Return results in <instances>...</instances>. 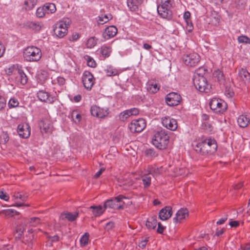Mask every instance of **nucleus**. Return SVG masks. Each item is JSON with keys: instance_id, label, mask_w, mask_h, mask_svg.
Returning a JSON list of instances; mask_svg holds the SVG:
<instances>
[{"instance_id": "nucleus-35", "label": "nucleus", "mask_w": 250, "mask_h": 250, "mask_svg": "<svg viewBox=\"0 0 250 250\" xmlns=\"http://www.w3.org/2000/svg\"><path fill=\"white\" fill-rule=\"evenodd\" d=\"M18 74L20 76L21 83L23 85L26 84L27 82L28 78L23 70L19 69Z\"/></svg>"}, {"instance_id": "nucleus-27", "label": "nucleus", "mask_w": 250, "mask_h": 250, "mask_svg": "<svg viewBox=\"0 0 250 250\" xmlns=\"http://www.w3.org/2000/svg\"><path fill=\"white\" fill-rule=\"evenodd\" d=\"M43 7L47 14L54 13L56 11V6L53 3H46L44 4Z\"/></svg>"}, {"instance_id": "nucleus-34", "label": "nucleus", "mask_w": 250, "mask_h": 250, "mask_svg": "<svg viewBox=\"0 0 250 250\" xmlns=\"http://www.w3.org/2000/svg\"><path fill=\"white\" fill-rule=\"evenodd\" d=\"M40 219L38 217H32L29 219L26 220L25 223L26 225L29 224L30 226L35 227L37 224L40 223Z\"/></svg>"}, {"instance_id": "nucleus-45", "label": "nucleus", "mask_w": 250, "mask_h": 250, "mask_svg": "<svg viewBox=\"0 0 250 250\" xmlns=\"http://www.w3.org/2000/svg\"><path fill=\"white\" fill-rule=\"evenodd\" d=\"M239 43H247L250 44V39L246 36H241L238 38Z\"/></svg>"}, {"instance_id": "nucleus-38", "label": "nucleus", "mask_w": 250, "mask_h": 250, "mask_svg": "<svg viewBox=\"0 0 250 250\" xmlns=\"http://www.w3.org/2000/svg\"><path fill=\"white\" fill-rule=\"evenodd\" d=\"M89 234L85 232L80 239L81 245L82 246H85L88 244Z\"/></svg>"}, {"instance_id": "nucleus-15", "label": "nucleus", "mask_w": 250, "mask_h": 250, "mask_svg": "<svg viewBox=\"0 0 250 250\" xmlns=\"http://www.w3.org/2000/svg\"><path fill=\"white\" fill-rule=\"evenodd\" d=\"M117 28L113 25L109 26L105 28L103 33V37L106 40L114 37L117 33Z\"/></svg>"}, {"instance_id": "nucleus-19", "label": "nucleus", "mask_w": 250, "mask_h": 250, "mask_svg": "<svg viewBox=\"0 0 250 250\" xmlns=\"http://www.w3.org/2000/svg\"><path fill=\"white\" fill-rule=\"evenodd\" d=\"M250 115H241L239 116L237 119L238 125L241 127H247L250 123Z\"/></svg>"}, {"instance_id": "nucleus-30", "label": "nucleus", "mask_w": 250, "mask_h": 250, "mask_svg": "<svg viewBox=\"0 0 250 250\" xmlns=\"http://www.w3.org/2000/svg\"><path fill=\"white\" fill-rule=\"evenodd\" d=\"M54 34L59 38H61L63 37L67 31L66 28L60 29L59 27H54Z\"/></svg>"}, {"instance_id": "nucleus-47", "label": "nucleus", "mask_w": 250, "mask_h": 250, "mask_svg": "<svg viewBox=\"0 0 250 250\" xmlns=\"http://www.w3.org/2000/svg\"><path fill=\"white\" fill-rule=\"evenodd\" d=\"M187 23L186 28L188 32H191L193 29V26L190 20L185 21Z\"/></svg>"}, {"instance_id": "nucleus-23", "label": "nucleus", "mask_w": 250, "mask_h": 250, "mask_svg": "<svg viewBox=\"0 0 250 250\" xmlns=\"http://www.w3.org/2000/svg\"><path fill=\"white\" fill-rule=\"evenodd\" d=\"M104 209L106 208H118V209H122L123 208V205H120L119 206H118V205H116L115 201L114 200V199H110L107 200L104 202Z\"/></svg>"}, {"instance_id": "nucleus-26", "label": "nucleus", "mask_w": 250, "mask_h": 250, "mask_svg": "<svg viewBox=\"0 0 250 250\" xmlns=\"http://www.w3.org/2000/svg\"><path fill=\"white\" fill-rule=\"evenodd\" d=\"M152 170H149L148 174H145L142 176V181L145 188H146L150 186L151 184V178L149 174H152Z\"/></svg>"}, {"instance_id": "nucleus-59", "label": "nucleus", "mask_w": 250, "mask_h": 250, "mask_svg": "<svg viewBox=\"0 0 250 250\" xmlns=\"http://www.w3.org/2000/svg\"><path fill=\"white\" fill-rule=\"evenodd\" d=\"M229 225L231 227L236 228L239 225V222L237 221H233L232 219H230Z\"/></svg>"}, {"instance_id": "nucleus-12", "label": "nucleus", "mask_w": 250, "mask_h": 250, "mask_svg": "<svg viewBox=\"0 0 250 250\" xmlns=\"http://www.w3.org/2000/svg\"><path fill=\"white\" fill-rule=\"evenodd\" d=\"M39 127L42 133L43 131L45 133H51L52 131V124L50 121L46 119L42 120L39 123Z\"/></svg>"}, {"instance_id": "nucleus-40", "label": "nucleus", "mask_w": 250, "mask_h": 250, "mask_svg": "<svg viewBox=\"0 0 250 250\" xmlns=\"http://www.w3.org/2000/svg\"><path fill=\"white\" fill-rule=\"evenodd\" d=\"M98 118H103L107 116L109 113L108 109H104L99 107Z\"/></svg>"}, {"instance_id": "nucleus-51", "label": "nucleus", "mask_w": 250, "mask_h": 250, "mask_svg": "<svg viewBox=\"0 0 250 250\" xmlns=\"http://www.w3.org/2000/svg\"><path fill=\"white\" fill-rule=\"evenodd\" d=\"M0 198L4 201H8L9 196L6 193H4L3 191L0 190Z\"/></svg>"}, {"instance_id": "nucleus-20", "label": "nucleus", "mask_w": 250, "mask_h": 250, "mask_svg": "<svg viewBox=\"0 0 250 250\" xmlns=\"http://www.w3.org/2000/svg\"><path fill=\"white\" fill-rule=\"evenodd\" d=\"M37 97L39 100L42 102H45L49 103H52L53 102L52 98L50 99L49 94L43 91L40 90L37 93Z\"/></svg>"}, {"instance_id": "nucleus-22", "label": "nucleus", "mask_w": 250, "mask_h": 250, "mask_svg": "<svg viewBox=\"0 0 250 250\" xmlns=\"http://www.w3.org/2000/svg\"><path fill=\"white\" fill-rule=\"evenodd\" d=\"M157 224V216L156 215L148 217L146 223V226L148 229H155Z\"/></svg>"}, {"instance_id": "nucleus-14", "label": "nucleus", "mask_w": 250, "mask_h": 250, "mask_svg": "<svg viewBox=\"0 0 250 250\" xmlns=\"http://www.w3.org/2000/svg\"><path fill=\"white\" fill-rule=\"evenodd\" d=\"M18 132L21 137L27 138L30 134V127L28 124L19 125L18 126Z\"/></svg>"}, {"instance_id": "nucleus-24", "label": "nucleus", "mask_w": 250, "mask_h": 250, "mask_svg": "<svg viewBox=\"0 0 250 250\" xmlns=\"http://www.w3.org/2000/svg\"><path fill=\"white\" fill-rule=\"evenodd\" d=\"M239 75L245 83L250 82V74L246 69L241 68L239 71Z\"/></svg>"}, {"instance_id": "nucleus-62", "label": "nucleus", "mask_w": 250, "mask_h": 250, "mask_svg": "<svg viewBox=\"0 0 250 250\" xmlns=\"http://www.w3.org/2000/svg\"><path fill=\"white\" fill-rule=\"evenodd\" d=\"M130 111L131 115H137L139 114V110L136 108H133L129 109Z\"/></svg>"}, {"instance_id": "nucleus-10", "label": "nucleus", "mask_w": 250, "mask_h": 250, "mask_svg": "<svg viewBox=\"0 0 250 250\" xmlns=\"http://www.w3.org/2000/svg\"><path fill=\"white\" fill-rule=\"evenodd\" d=\"M94 78L92 74L88 71H85L83 76V83L85 88L90 90L94 83Z\"/></svg>"}, {"instance_id": "nucleus-64", "label": "nucleus", "mask_w": 250, "mask_h": 250, "mask_svg": "<svg viewBox=\"0 0 250 250\" xmlns=\"http://www.w3.org/2000/svg\"><path fill=\"white\" fill-rule=\"evenodd\" d=\"M241 249L242 250H250V244L247 243L244 245H241Z\"/></svg>"}, {"instance_id": "nucleus-54", "label": "nucleus", "mask_w": 250, "mask_h": 250, "mask_svg": "<svg viewBox=\"0 0 250 250\" xmlns=\"http://www.w3.org/2000/svg\"><path fill=\"white\" fill-rule=\"evenodd\" d=\"M148 238H146L145 239L142 240L139 244V247L141 249H144L145 248L147 242H148Z\"/></svg>"}, {"instance_id": "nucleus-53", "label": "nucleus", "mask_w": 250, "mask_h": 250, "mask_svg": "<svg viewBox=\"0 0 250 250\" xmlns=\"http://www.w3.org/2000/svg\"><path fill=\"white\" fill-rule=\"evenodd\" d=\"M29 0H26L24 2V5H25V6L23 7V8L26 11L30 10L33 8L32 6L29 4Z\"/></svg>"}, {"instance_id": "nucleus-2", "label": "nucleus", "mask_w": 250, "mask_h": 250, "mask_svg": "<svg viewBox=\"0 0 250 250\" xmlns=\"http://www.w3.org/2000/svg\"><path fill=\"white\" fill-rule=\"evenodd\" d=\"M23 58L27 62H33L39 61L42 56L41 50L36 46H28L24 49Z\"/></svg>"}, {"instance_id": "nucleus-17", "label": "nucleus", "mask_w": 250, "mask_h": 250, "mask_svg": "<svg viewBox=\"0 0 250 250\" xmlns=\"http://www.w3.org/2000/svg\"><path fill=\"white\" fill-rule=\"evenodd\" d=\"M118 186L122 187L124 189L126 190L132 185L133 181L128 177H122L118 180Z\"/></svg>"}, {"instance_id": "nucleus-31", "label": "nucleus", "mask_w": 250, "mask_h": 250, "mask_svg": "<svg viewBox=\"0 0 250 250\" xmlns=\"http://www.w3.org/2000/svg\"><path fill=\"white\" fill-rule=\"evenodd\" d=\"M100 52L104 58H106L110 56L111 48L106 46H103L100 48Z\"/></svg>"}, {"instance_id": "nucleus-21", "label": "nucleus", "mask_w": 250, "mask_h": 250, "mask_svg": "<svg viewBox=\"0 0 250 250\" xmlns=\"http://www.w3.org/2000/svg\"><path fill=\"white\" fill-rule=\"evenodd\" d=\"M142 2L143 0H127V4L130 10L135 11L138 9Z\"/></svg>"}, {"instance_id": "nucleus-44", "label": "nucleus", "mask_w": 250, "mask_h": 250, "mask_svg": "<svg viewBox=\"0 0 250 250\" xmlns=\"http://www.w3.org/2000/svg\"><path fill=\"white\" fill-rule=\"evenodd\" d=\"M99 107L96 105H93L91 107L90 112L92 116L98 117Z\"/></svg>"}, {"instance_id": "nucleus-7", "label": "nucleus", "mask_w": 250, "mask_h": 250, "mask_svg": "<svg viewBox=\"0 0 250 250\" xmlns=\"http://www.w3.org/2000/svg\"><path fill=\"white\" fill-rule=\"evenodd\" d=\"M146 126V123L144 119L141 118L133 121L129 125V128L132 132H141Z\"/></svg>"}, {"instance_id": "nucleus-39", "label": "nucleus", "mask_w": 250, "mask_h": 250, "mask_svg": "<svg viewBox=\"0 0 250 250\" xmlns=\"http://www.w3.org/2000/svg\"><path fill=\"white\" fill-rule=\"evenodd\" d=\"M97 40L95 37L90 38L87 41V47L90 48L93 47L97 43Z\"/></svg>"}, {"instance_id": "nucleus-58", "label": "nucleus", "mask_w": 250, "mask_h": 250, "mask_svg": "<svg viewBox=\"0 0 250 250\" xmlns=\"http://www.w3.org/2000/svg\"><path fill=\"white\" fill-rule=\"evenodd\" d=\"M57 83L60 85H63L65 83V80L62 77L57 78Z\"/></svg>"}, {"instance_id": "nucleus-46", "label": "nucleus", "mask_w": 250, "mask_h": 250, "mask_svg": "<svg viewBox=\"0 0 250 250\" xmlns=\"http://www.w3.org/2000/svg\"><path fill=\"white\" fill-rule=\"evenodd\" d=\"M18 104L19 102L14 98L11 99L8 102V106L10 108L17 107Z\"/></svg>"}, {"instance_id": "nucleus-32", "label": "nucleus", "mask_w": 250, "mask_h": 250, "mask_svg": "<svg viewBox=\"0 0 250 250\" xmlns=\"http://www.w3.org/2000/svg\"><path fill=\"white\" fill-rule=\"evenodd\" d=\"M213 76L214 78L217 79V81L220 83H222L225 81L224 74L222 71L220 70H216L213 73Z\"/></svg>"}, {"instance_id": "nucleus-37", "label": "nucleus", "mask_w": 250, "mask_h": 250, "mask_svg": "<svg viewBox=\"0 0 250 250\" xmlns=\"http://www.w3.org/2000/svg\"><path fill=\"white\" fill-rule=\"evenodd\" d=\"M130 116L131 115L129 110H126L120 114L119 118L122 121H124Z\"/></svg>"}, {"instance_id": "nucleus-4", "label": "nucleus", "mask_w": 250, "mask_h": 250, "mask_svg": "<svg viewBox=\"0 0 250 250\" xmlns=\"http://www.w3.org/2000/svg\"><path fill=\"white\" fill-rule=\"evenodd\" d=\"M195 88L200 92L208 93L210 90V86L208 83L207 79L199 74H196L193 79Z\"/></svg>"}, {"instance_id": "nucleus-3", "label": "nucleus", "mask_w": 250, "mask_h": 250, "mask_svg": "<svg viewBox=\"0 0 250 250\" xmlns=\"http://www.w3.org/2000/svg\"><path fill=\"white\" fill-rule=\"evenodd\" d=\"M169 142V136L164 130L157 132L152 139L153 145L159 149H163L167 147Z\"/></svg>"}, {"instance_id": "nucleus-18", "label": "nucleus", "mask_w": 250, "mask_h": 250, "mask_svg": "<svg viewBox=\"0 0 250 250\" xmlns=\"http://www.w3.org/2000/svg\"><path fill=\"white\" fill-rule=\"evenodd\" d=\"M78 215L79 213L78 212H75L74 213L63 212L61 213L60 218L62 220L66 219L70 222H73L77 219Z\"/></svg>"}, {"instance_id": "nucleus-5", "label": "nucleus", "mask_w": 250, "mask_h": 250, "mask_svg": "<svg viewBox=\"0 0 250 250\" xmlns=\"http://www.w3.org/2000/svg\"><path fill=\"white\" fill-rule=\"evenodd\" d=\"M171 5L170 0H165L162 4L157 7V12L163 18L170 20L172 18V13L170 10Z\"/></svg>"}, {"instance_id": "nucleus-50", "label": "nucleus", "mask_w": 250, "mask_h": 250, "mask_svg": "<svg viewBox=\"0 0 250 250\" xmlns=\"http://www.w3.org/2000/svg\"><path fill=\"white\" fill-rule=\"evenodd\" d=\"M124 199H126V197L123 195H119V196L116 197L114 200L115 201V203H121L123 202L124 204V203L123 202V200Z\"/></svg>"}, {"instance_id": "nucleus-9", "label": "nucleus", "mask_w": 250, "mask_h": 250, "mask_svg": "<svg viewBox=\"0 0 250 250\" xmlns=\"http://www.w3.org/2000/svg\"><path fill=\"white\" fill-rule=\"evenodd\" d=\"M181 100V96L175 92H171L168 94L165 98L167 104L171 106L178 105L180 102Z\"/></svg>"}, {"instance_id": "nucleus-29", "label": "nucleus", "mask_w": 250, "mask_h": 250, "mask_svg": "<svg viewBox=\"0 0 250 250\" xmlns=\"http://www.w3.org/2000/svg\"><path fill=\"white\" fill-rule=\"evenodd\" d=\"M27 26L36 31H39L42 28V25L39 22L31 21L27 23Z\"/></svg>"}, {"instance_id": "nucleus-36", "label": "nucleus", "mask_w": 250, "mask_h": 250, "mask_svg": "<svg viewBox=\"0 0 250 250\" xmlns=\"http://www.w3.org/2000/svg\"><path fill=\"white\" fill-rule=\"evenodd\" d=\"M112 16L111 14L105 15L104 17L102 15L99 16V21H100V24H103L107 22L109 20L112 19Z\"/></svg>"}, {"instance_id": "nucleus-61", "label": "nucleus", "mask_w": 250, "mask_h": 250, "mask_svg": "<svg viewBox=\"0 0 250 250\" xmlns=\"http://www.w3.org/2000/svg\"><path fill=\"white\" fill-rule=\"evenodd\" d=\"M80 36L78 33H75L72 35V36L70 37L69 40L70 41H75L78 40L80 38Z\"/></svg>"}, {"instance_id": "nucleus-48", "label": "nucleus", "mask_w": 250, "mask_h": 250, "mask_svg": "<svg viewBox=\"0 0 250 250\" xmlns=\"http://www.w3.org/2000/svg\"><path fill=\"white\" fill-rule=\"evenodd\" d=\"M225 95L228 97H231L234 95V92L230 88L226 87Z\"/></svg>"}, {"instance_id": "nucleus-13", "label": "nucleus", "mask_w": 250, "mask_h": 250, "mask_svg": "<svg viewBox=\"0 0 250 250\" xmlns=\"http://www.w3.org/2000/svg\"><path fill=\"white\" fill-rule=\"evenodd\" d=\"M172 214V210L171 207L166 206L159 211V217L161 220L165 221L170 218Z\"/></svg>"}, {"instance_id": "nucleus-28", "label": "nucleus", "mask_w": 250, "mask_h": 250, "mask_svg": "<svg viewBox=\"0 0 250 250\" xmlns=\"http://www.w3.org/2000/svg\"><path fill=\"white\" fill-rule=\"evenodd\" d=\"M107 76H113L118 74V71L113 66L109 65L107 66L104 69Z\"/></svg>"}, {"instance_id": "nucleus-33", "label": "nucleus", "mask_w": 250, "mask_h": 250, "mask_svg": "<svg viewBox=\"0 0 250 250\" xmlns=\"http://www.w3.org/2000/svg\"><path fill=\"white\" fill-rule=\"evenodd\" d=\"M145 155L149 158H153L158 156V153L153 148L146 149L145 151Z\"/></svg>"}, {"instance_id": "nucleus-16", "label": "nucleus", "mask_w": 250, "mask_h": 250, "mask_svg": "<svg viewBox=\"0 0 250 250\" xmlns=\"http://www.w3.org/2000/svg\"><path fill=\"white\" fill-rule=\"evenodd\" d=\"M188 216V211L187 208L180 209L176 214V216L173 218L175 223L179 222L181 219H186Z\"/></svg>"}, {"instance_id": "nucleus-55", "label": "nucleus", "mask_w": 250, "mask_h": 250, "mask_svg": "<svg viewBox=\"0 0 250 250\" xmlns=\"http://www.w3.org/2000/svg\"><path fill=\"white\" fill-rule=\"evenodd\" d=\"M15 214H18V212L14 209H8L5 211V214L7 216H13Z\"/></svg>"}, {"instance_id": "nucleus-57", "label": "nucleus", "mask_w": 250, "mask_h": 250, "mask_svg": "<svg viewBox=\"0 0 250 250\" xmlns=\"http://www.w3.org/2000/svg\"><path fill=\"white\" fill-rule=\"evenodd\" d=\"M165 227L162 226L161 223L160 222L158 223V228L157 231L158 233L162 234L163 233Z\"/></svg>"}, {"instance_id": "nucleus-1", "label": "nucleus", "mask_w": 250, "mask_h": 250, "mask_svg": "<svg viewBox=\"0 0 250 250\" xmlns=\"http://www.w3.org/2000/svg\"><path fill=\"white\" fill-rule=\"evenodd\" d=\"M194 149L202 155L212 154L217 149L216 141L211 138L206 139L200 142H195L192 145Z\"/></svg>"}, {"instance_id": "nucleus-6", "label": "nucleus", "mask_w": 250, "mask_h": 250, "mask_svg": "<svg viewBox=\"0 0 250 250\" xmlns=\"http://www.w3.org/2000/svg\"><path fill=\"white\" fill-rule=\"evenodd\" d=\"M209 106L210 109L216 113H223L228 108L227 104L224 101L217 98H213L211 100Z\"/></svg>"}, {"instance_id": "nucleus-49", "label": "nucleus", "mask_w": 250, "mask_h": 250, "mask_svg": "<svg viewBox=\"0 0 250 250\" xmlns=\"http://www.w3.org/2000/svg\"><path fill=\"white\" fill-rule=\"evenodd\" d=\"M87 65L91 67H95L96 63L95 61L91 58H89L87 60Z\"/></svg>"}, {"instance_id": "nucleus-42", "label": "nucleus", "mask_w": 250, "mask_h": 250, "mask_svg": "<svg viewBox=\"0 0 250 250\" xmlns=\"http://www.w3.org/2000/svg\"><path fill=\"white\" fill-rule=\"evenodd\" d=\"M147 90L152 93H155L159 90V86L157 84H149Z\"/></svg>"}, {"instance_id": "nucleus-11", "label": "nucleus", "mask_w": 250, "mask_h": 250, "mask_svg": "<svg viewBox=\"0 0 250 250\" xmlns=\"http://www.w3.org/2000/svg\"><path fill=\"white\" fill-rule=\"evenodd\" d=\"M163 125L170 130H175L177 128V124L176 120L170 117H165L162 119Z\"/></svg>"}, {"instance_id": "nucleus-43", "label": "nucleus", "mask_w": 250, "mask_h": 250, "mask_svg": "<svg viewBox=\"0 0 250 250\" xmlns=\"http://www.w3.org/2000/svg\"><path fill=\"white\" fill-rule=\"evenodd\" d=\"M14 199L15 200H17V199H20L21 201H23V202H25L27 199V196H25V195H22L21 194H20V193H15L14 194Z\"/></svg>"}, {"instance_id": "nucleus-63", "label": "nucleus", "mask_w": 250, "mask_h": 250, "mask_svg": "<svg viewBox=\"0 0 250 250\" xmlns=\"http://www.w3.org/2000/svg\"><path fill=\"white\" fill-rule=\"evenodd\" d=\"M61 21L62 23H65V25H66L67 28H68L71 22V20L68 18L63 19L62 21ZM63 25H64V24Z\"/></svg>"}, {"instance_id": "nucleus-60", "label": "nucleus", "mask_w": 250, "mask_h": 250, "mask_svg": "<svg viewBox=\"0 0 250 250\" xmlns=\"http://www.w3.org/2000/svg\"><path fill=\"white\" fill-rule=\"evenodd\" d=\"M63 24H65V23H62L61 21H59L56 24L55 27H59V28L60 29L66 28V29H67L66 25H64Z\"/></svg>"}, {"instance_id": "nucleus-52", "label": "nucleus", "mask_w": 250, "mask_h": 250, "mask_svg": "<svg viewBox=\"0 0 250 250\" xmlns=\"http://www.w3.org/2000/svg\"><path fill=\"white\" fill-rule=\"evenodd\" d=\"M6 105V101L2 96H0V110L4 108Z\"/></svg>"}, {"instance_id": "nucleus-56", "label": "nucleus", "mask_w": 250, "mask_h": 250, "mask_svg": "<svg viewBox=\"0 0 250 250\" xmlns=\"http://www.w3.org/2000/svg\"><path fill=\"white\" fill-rule=\"evenodd\" d=\"M228 214H226L225 215V216L224 218H222L221 219H220L219 220H218L217 222H216V224L217 225H221V224H223L224 223H225L226 222V221L228 219Z\"/></svg>"}, {"instance_id": "nucleus-41", "label": "nucleus", "mask_w": 250, "mask_h": 250, "mask_svg": "<svg viewBox=\"0 0 250 250\" xmlns=\"http://www.w3.org/2000/svg\"><path fill=\"white\" fill-rule=\"evenodd\" d=\"M45 10L44 8V7H39L36 11V16L39 18H42L46 14Z\"/></svg>"}, {"instance_id": "nucleus-25", "label": "nucleus", "mask_w": 250, "mask_h": 250, "mask_svg": "<svg viewBox=\"0 0 250 250\" xmlns=\"http://www.w3.org/2000/svg\"><path fill=\"white\" fill-rule=\"evenodd\" d=\"M89 209L92 210L93 215L97 217L99 216L104 212L105 209L102 206H90Z\"/></svg>"}, {"instance_id": "nucleus-8", "label": "nucleus", "mask_w": 250, "mask_h": 250, "mask_svg": "<svg viewBox=\"0 0 250 250\" xmlns=\"http://www.w3.org/2000/svg\"><path fill=\"white\" fill-rule=\"evenodd\" d=\"M183 61L187 65L195 66L200 61V56L195 53L184 55L183 57Z\"/></svg>"}]
</instances>
